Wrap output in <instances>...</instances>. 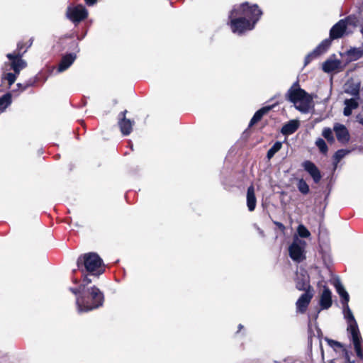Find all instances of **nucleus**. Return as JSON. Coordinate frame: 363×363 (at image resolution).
Segmentation results:
<instances>
[{"mask_svg": "<svg viewBox=\"0 0 363 363\" xmlns=\"http://www.w3.org/2000/svg\"><path fill=\"white\" fill-rule=\"evenodd\" d=\"M348 152V150L344 149L336 151L333 155L335 162L338 163Z\"/></svg>", "mask_w": 363, "mask_h": 363, "instance_id": "obj_33", "label": "nucleus"}, {"mask_svg": "<svg viewBox=\"0 0 363 363\" xmlns=\"http://www.w3.org/2000/svg\"><path fill=\"white\" fill-rule=\"evenodd\" d=\"M344 21L345 23L346 24V27L347 25H351L355 26L358 22V19L355 16H348L344 19H342Z\"/></svg>", "mask_w": 363, "mask_h": 363, "instance_id": "obj_36", "label": "nucleus"}, {"mask_svg": "<svg viewBox=\"0 0 363 363\" xmlns=\"http://www.w3.org/2000/svg\"><path fill=\"white\" fill-rule=\"evenodd\" d=\"M282 147V143L280 141H277L272 147L267 151V158L269 160H271L274 155L279 152Z\"/></svg>", "mask_w": 363, "mask_h": 363, "instance_id": "obj_26", "label": "nucleus"}, {"mask_svg": "<svg viewBox=\"0 0 363 363\" xmlns=\"http://www.w3.org/2000/svg\"><path fill=\"white\" fill-rule=\"evenodd\" d=\"M257 199L255 193V187L251 184L247 191V206L250 211H253L256 208Z\"/></svg>", "mask_w": 363, "mask_h": 363, "instance_id": "obj_18", "label": "nucleus"}, {"mask_svg": "<svg viewBox=\"0 0 363 363\" xmlns=\"http://www.w3.org/2000/svg\"><path fill=\"white\" fill-rule=\"evenodd\" d=\"M65 16L77 26L88 18L89 11L82 4L69 5L67 8Z\"/></svg>", "mask_w": 363, "mask_h": 363, "instance_id": "obj_5", "label": "nucleus"}, {"mask_svg": "<svg viewBox=\"0 0 363 363\" xmlns=\"http://www.w3.org/2000/svg\"><path fill=\"white\" fill-rule=\"evenodd\" d=\"M322 135L327 140L330 144L335 142V138L332 130L330 128H325L323 130Z\"/></svg>", "mask_w": 363, "mask_h": 363, "instance_id": "obj_30", "label": "nucleus"}, {"mask_svg": "<svg viewBox=\"0 0 363 363\" xmlns=\"http://www.w3.org/2000/svg\"><path fill=\"white\" fill-rule=\"evenodd\" d=\"M84 1L87 6H93L97 2V0H84Z\"/></svg>", "mask_w": 363, "mask_h": 363, "instance_id": "obj_45", "label": "nucleus"}, {"mask_svg": "<svg viewBox=\"0 0 363 363\" xmlns=\"http://www.w3.org/2000/svg\"><path fill=\"white\" fill-rule=\"evenodd\" d=\"M347 330L351 333L353 344L362 342V337L357 322L350 323L348 325Z\"/></svg>", "mask_w": 363, "mask_h": 363, "instance_id": "obj_20", "label": "nucleus"}, {"mask_svg": "<svg viewBox=\"0 0 363 363\" xmlns=\"http://www.w3.org/2000/svg\"><path fill=\"white\" fill-rule=\"evenodd\" d=\"M340 62L338 60H327L323 63V70L326 73L332 72L339 68Z\"/></svg>", "mask_w": 363, "mask_h": 363, "instance_id": "obj_22", "label": "nucleus"}, {"mask_svg": "<svg viewBox=\"0 0 363 363\" xmlns=\"http://www.w3.org/2000/svg\"><path fill=\"white\" fill-rule=\"evenodd\" d=\"M330 47V40H323L313 51L309 52L305 57L304 66L308 65L313 60L319 57L321 55L327 52Z\"/></svg>", "mask_w": 363, "mask_h": 363, "instance_id": "obj_7", "label": "nucleus"}, {"mask_svg": "<svg viewBox=\"0 0 363 363\" xmlns=\"http://www.w3.org/2000/svg\"><path fill=\"white\" fill-rule=\"evenodd\" d=\"M360 91V84H351L348 88L345 90L347 94H349L354 97L359 98Z\"/></svg>", "mask_w": 363, "mask_h": 363, "instance_id": "obj_25", "label": "nucleus"}, {"mask_svg": "<svg viewBox=\"0 0 363 363\" xmlns=\"http://www.w3.org/2000/svg\"><path fill=\"white\" fill-rule=\"evenodd\" d=\"M315 145L316 146L318 147L320 152L323 154V155H326L328 151V147L326 144V143L325 142V140L322 138H318L316 141H315Z\"/></svg>", "mask_w": 363, "mask_h": 363, "instance_id": "obj_31", "label": "nucleus"}, {"mask_svg": "<svg viewBox=\"0 0 363 363\" xmlns=\"http://www.w3.org/2000/svg\"><path fill=\"white\" fill-rule=\"evenodd\" d=\"M297 231L298 235L303 238H307L311 235L309 230L303 225H298Z\"/></svg>", "mask_w": 363, "mask_h": 363, "instance_id": "obj_35", "label": "nucleus"}, {"mask_svg": "<svg viewBox=\"0 0 363 363\" xmlns=\"http://www.w3.org/2000/svg\"><path fill=\"white\" fill-rule=\"evenodd\" d=\"M104 300V293L93 286L85 288L83 293L76 298V305L79 313L89 312L101 307Z\"/></svg>", "mask_w": 363, "mask_h": 363, "instance_id": "obj_3", "label": "nucleus"}, {"mask_svg": "<svg viewBox=\"0 0 363 363\" xmlns=\"http://www.w3.org/2000/svg\"><path fill=\"white\" fill-rule=\"evenodd\" d=\"M313 331L312 330L311 328L309 326L308 328V345L310 347H312V342H313Z\"/></svg>", "mask_w": 363, "mask_h": 363, "instance_id": "obj_40", "label": "nucleus"}, {"mask_svg": "<svg viewBox=\"0 0 363 363\" xmlns=\"http://www.w3.org/2000/svg\"><path fill=\"white\" fill-rule=\"evenodd\" d=\"M345 54L349 61H356L363 56V48H351Z\"/></svg>", "mask_w": 363, "mask_h": 363, "instance_id": "obj_21", "label": "nucleus"}, {"mask_svg": "<svg viewBox=\"0 0 363 363\" xmlns=\"http://www.w3.org/2000/svg\"><path fill=\"white\" fill-rule=\"evenodd\" d=\"M77 269L81 273V279L86 283H91L93 279H98L105 272L106 265L101 257L94 252L82 254L77 259Z\"/></svg>", "mask_w": 363, "mask_h": 363, "instance_id": "obj_2", "label": "nucleus"}, {"mask_svg": "<svg viewBox=\"0 0 363 363\" xmlns=\"http://www.w3.org/2000/svg\"><path fill=\"white\" fill-rule=\"evenodd\" d=\"M89 284L90 283H86L84 282V281H82V284H80L77 288L70 287L69 291L77 297L78 296H80L83 293L86 286Z\"/></svg>", "mask_w": 363, "mask_h": 363, "instance_id": "obj_28", "label": "nucleus"}, {"mask_svg": "<svg viewBox=\"0 0 363 363\" xmlns=\"http://www.w3.org/2000/svg\"><path fill=\"white\" fill-rule=\"evenodd\" d=\"M281 103V102L280 101H277L276 103L272 105L263 106L260 109L257 111L250 121L249 127H252L255 124L260 121L264 115L268 113L272 109H273L276 106L279 105Z\"/></svg>", "mask_w": 363, "mask_h": 363, "instance_id": "obj_14", "label": "nucleus"}, {"mask_svg": "<svg viewBox=\"0 0 363 363\" xmlns=\"http://www.w3.org/2000/svg\"><path fill=\"white\" fill-rule=\"evenodd\" d=\"M299 127V122L296 120H291L284 124L281 130V133L284 135H291L295 133Z\"/></svg>", "mask_w": 363, "mask_h": 363, "instance_id": "obj_19", "label": "nucleus"}, {"mask_svg": "<svg viewBox=\"0 0 363 363\" xmlns=\"http://www.w3.org/2000/svg\"><path fill=\"white\" fill-rule=\"evenodd\" d=\"M359 123L363 125V117L359 120Z\"/></svg>", "mask_w": 363, "mask_h": 363, "instance_id": "obj_51", "label": "nucleus"}, {"mask_svg": "<svg viewBox=\"0 0 363 363\" xmlns=\"http://www.w3.org/2000/svg\"><path fill=\"white\" fill-rule=\"evenodd\" d=\"M127 110L120 112L118 115V125L123 135H129L133 131L135 121L126 118Z\"/></svg>", "mask_w": 363, "mask_h": 363, "instance_id": "obj_8", "label": "nucleus"}, {"mask_svg": "<svg viewBox=\"0 0 363 363\" xmlns=\"http://www.w3.org/2000/svg\"><path fill=\"white\" fill-rule=\"evenodd\" d=\"M262 14L257 4L245 1L233 6L228 15V25L233 33L240 35L253 30Z\"/></svg>", "mask_w": 363, "mask_h": 363, "instance_id": "obj_1", "label": "nucleus"}, {"mask_svg": "<svg viewBox=\"0 0 363 363\" xmlns=\"http://www.w3.org/2000/svg\"><path fill=\"white\" fill-rule=\"evenodd\" d=\"M12 102V95L8 92L0 97V111H4Z\"/></svg>", "mask_w": 363, "mask_h": 363, "instance_id": "obj_24", "label": "nucleus"}, {"mask_svg": "<svg viewBox=\"0 0 363 363\" xmlns=\"http://www.w3.org/2000/svg\"><path fill=\"white\" fill-rule=\"evenodd\" d=\"M77 56L74 53H68L63 55L58 65V71H65L73 64Z\"/></svg>", "mask_w": 363, "mask_h": 363, "instance_id": "obj_17", "label": "nucleus"}, {"mask_svg": "<svg viewBox=\"0 0 363 363\" xmlns=\"http://www.w3.org/2000/svg\"><path fill=\"white\" fill-rule=\"evenodd\" d=\"M325 340L328 342V344L330 347L334 348L335 350V347H337V348L343 347V345L338 341L330 339L328 337H325Z\"/></svg>", "mask_w": 363, "mask_h": 363, "instance_id": "obj_37", "label": "nucleus"}, {"mask_svg": "<svg viewBox=\"0 0 363 363\" xmlns=\"http://www.w3.org/2000/svg\"><path fill=\"white\" fill-rule=\"evenodd\" d=\"M17 86L18 87V89L21 91H25L26 89H23V86H24V82L23 83H18L17 84Z\"/></svg>", "mask_w": 363, "mask_h": 363, "instance_id": "obj_47", "label": "nucleus"}, {"mask_svg": "<svg viewBox=\"0 0 363 363\" xmlns=\"http://www.w3.org/2000/svg\"><path fill=\"white\" fill-rule=\"evenodd\" d=\"M243 328V325L242 324L238 325V333L240 332Z\"/></svg>", "mask_w": 363, "mask_h": 363, "instance_id": "obj_49", "label": "nucleus"}, {"mask_svg": "<svg viewBox=\"0 0 363 363\" xmlns=\"http://www.w3.org/2000/svg\"><path fill=\"white\" fill-rule=\"evenodd\" d=\"M314 290H306L302 294L296 302V311L305 313L313 297Z\"/></svg>", "mask_w": 363, "mask_h": 363, "instance_id": "obj_9", "label": "nucleus"}, {"mask_svg": "<svg viewBox=\"0 0 363 363\" xmlns=\"http://www.w3.org/2000/svg\"><path fill=\"white\" fill-rule=\"evenodd\" d=\"M290 257L298 263L303 262L306 259L304 250L297 242H293L289 247Z\"/></svg>", "mask_w": 363, "mask_h": 363, "instance_id": "obj_11", "label": "nucleus"}, {"mask_svg": "<svg viewBox=\"0 0 363 363\" xmlns=\"http://www.w3.org/2000/svg\"><path fill=\"white\" fill-rule=\"evenodd\" d=\"M13 72V74H15L16 76V78H17V77L20 74V72L24 68H18V67H16V68H11Z\"/></svg>", "mask_w": 363, "mask_h": 363, "instance_id": "obj_44", "label": "nucleus"}, {"mask_svg": "<svg viewBox=\"0 0 363 363\" xmlns=\"http://www.w3.org/2000/svg\"><path fill=\"white\" fill-rule=\"evenodd\" d=\"M333 304L332 292L329 288L325 286L320 295L319 305L322 310H327Z\"/></svg>", "mask_w": 363, "mask_h": 363, "instance_id": "obj_16", "label": "nucleus"}, {"mask_svg": "<svg viewBox=\"0 0 363 363\" xmlns=\"http://www.w3.org/2000/svg\"><path fill=\"white\" fill-rule=\"evenodd\" d=\"M346 30L347 27L344 21L340 20L331 28L330 30V38L328 39L330 40L331 43L333 40L341 38L343 37Z\"/></svg>", "mask_w": 363, "mask_h": 363, "instance_id": "obj_13", "label": "nucleus"}, {"mask_svg": "<svg viewBox=\"0 0 363 363\" xmlns=\"http://www.w3.org/2000/svg\"><path fill=\"white\" fill-rule=\"evenodd\" d=\"M73 282H74V284H79V279H73Z\"/></svg>", "mask_w": 363, "mask_h": 363, "instance_id": "obj_50", "label": "nucleus"}, {"mask_svg": "<svg viewBox=\"0 0 363 363\" xmlns=\"http://www.w3.org/2000/svg\"><path fill=\"white\" fill-rule=\"evenodd\" d=\"M345 358L347 363H354V361H350V355L347 351L345 352Z\"/></svg>", "mask_w": 363, "mask_h": 363, "instance_id": "obj_46", "label": "nucleus"}, {"mask_svg": "<svg viewBox=\"0 0 363 363\" xmlns=\"http://www.w3.org/2000/svg\"><path fill=\"white\" fill-rule=\"evenodd\" d=\"M345 104L352 110L357 108L359 106V104L355 99H345Z\"/></svg>", "mask_w": 363, "mask_h": 363, "instance_id": "obj_38", "label": "nucleus"}, {"mask_svg": "<svg viewBox=\"0 0 363 363\" xmlns=\"http://www.w3.org/2000/svg\"><path fill=\"white\" fill-rule=\"evenodd\" d=\"M354 350L357 353V355L359 357L362 358L363 357V350L361 349V342H358V344L356 342L354 343Z\"/></svg>", "mask_w": 363, "mask_h": 363, "instance_id": "obj_39", "label": "nucleus"}, {"mask_svg": "<svg viewBox=\"0 0 363 363\" xmlns=\"http://www.w3.org/2000/svg\"><path fill=\"white\" fill-rule=\"evenodd\" d=\"M274 223L278 227V228L281 230L282 232H284L286 229L284 225L280 222H278V221H274Z\"/></svg>", "mask_w": 363, "mask_h": 363, "instance_id": "obj_42", "label": "nucleus"}, {"mask_svg": "<svg viewBox=\"0 0 363 363\" xmlns=\"http://www.w3.org/2000/svg\"><path fill=\"white\" fill-rule=\"evenodd\" d=\"M297 188L298 191L306 195L310 191V188L308 184L306 183V182L303 179H299L297 182Z\"/></svg>", "mask_w": 363, "mask_h": 363, "instance_id": "obj_27", "label": "nucleus"}, {"mask_svg": "<svg viewBox=\"0 0 363 363\" xmlns=\"http://www.w3.org/2000/svg\"><path fill=\"white\" fill-rule=\"evenodd\" d=\"M24 43L20 41L17 43L16 50L12 53H8L6 57L9 60V66L11 68H26L27 62L22 59L26 50H23Z\"/></svg>", "mask_w": 363, "mask_h": 363, "instance_id": "obj_6", "label": "nucleus"}, {"mask_svg": "<svg viewBox=\"0 0 363 363\" xmlns=\"http://www.w3.org/2000/svg\"><path fill=\"white\" fill-rule=\"evenodd\" d=\"M16 76L12 72L4 73L1 76V81H7L9 86H11L16 82Z\"/></svg>", "mask_w": 363, "mask_h": 363, "instance_id": "obj_32", "label": "nucleus"}, {"mask_svg": "<svg viewBox=\"0 0 363 363\" xmlns=\"http://www.w3.org/2000/svg\"><path fill=\"white\" fill-rule=\"evenodd\" d=\"M33 38H31L30 39H29V40L28 41V43H24V46H23V48L26 47V49L25 50H28L30 47H31L32 44H33Z\"/></svg>", "mask_w": 363, "mask_h": 363, "instance_id": "obj_43", "label": "nucleus"}, {"mask_svg": "<svg viewBox=\"0 0 363 363\" xmlns=\"http://www.w3.org/2000/svg\"><path fill=\"white\" fill-rule=\"evenodd\" d=\"M303 169L312 177L314 183L318 184L321 179L322 174L318 167L311 160H305L301 164Z\"/></svg>", "mask_w": 363, "mask_h": 363, "instance_id": "obj_10", "label": "nucleus"}, {"mask_svg": "<svg viewBox=\"0 0 363 363\" xmlns=\"http://www.w3.org/2000/svg\"><path fill=\"white\" fill-rule=\"evenodd\" d=\"M296 289L298 291L314 290L310 284V277L307 274L301 273L295 278Z\"/></svg>", "mask_w": 363, "mask_h": 363, "instance_id": "obj_12", "label": "nucleus"}, {"mask_svg": "<svg viewBox=\"0 0 363 363\" xmlns=\"http://www.w3.org/2000/svg\"><path fill=\"white\" fill-rule=\"evenodd\" d=\"M343 308H344L345 317V318H347V320L349 323V325L352 323L357 322L348 304L344 305Z\"/></svg>", "mask_w": 363, "mask_h": 363, "instance_id": "obj_29", "label": "nucleus"}, {"mask_svg": "<svg viewBox=\"0 0 363 363\" xmlns=\"http://www.w3.org/2000/svg\"><path fill=\"white\" fill-rule=\"evenodd\" d=\"M335 288H336L337 292L339 294V295L341 297L342 304L343 306L348 304V302L350 301V296H349L348 293L344 289L343 286L340 283H337L335 284Z\"/></svg>", "mask_w": 363, "mask_h": 363, "instance_id": "obj_23", "label": "nucleus"}, {"mask_svg": "<svg viewBox=\"0 0 363 363\" xmlns=\"http://www.w3.org/2000/svg\"><path fill=\"white\" fill-rule=\"evenodd\" d=\"M320 347L322 357L324 358V351H323V348L321 342L320 343Z\"/></svg>", "mask_w": 363, "mask_h": 363, "instance_id": "obj_48", "label": "nucleus"}, {"mask_svg": "<svg viewBox=\"0 0 363 363\" xmlns=\"http://www.w3.org/2000/svg\"><path fill=\"white\" fill-rule=\"evenodd\" d=\"M352 110L350 107H348L345 105V107L344 108V111H343L344 115L345 116H349L352 114Z\"/></svg>", "mask_w": 363, "mask_h": 363, "instance_id": "obj_41", "label": "nucleus"}, {"mask_svg": "<svg viewBox=\"0 0 363 363\" xmlns=\"http://www.w3.org/2000/svg\"><path fill=\"white\" fill-rule=\"evenodd\" d=\"M285 99L294 104L296 108L302 113H308L313 103L312 96L301 88L298 80L288 89Z\"/></svg>", "mask_w": 363, "mask_h": 363, "instance_id": "obj_4", "label": "nucleus"}, {"mask_svg": "<svg viewBox=\"0 0 363 363\" xmlns=\"http://www.w3.org/2000/svg\"><path fill=\"white\" fill-rule=\"evenodd\" d=\"M40 77L36 75L34 77H31L24 82V86L23 89H27L28 87L35 86L38 82Z\"/></svg>", "mask_w": 363, "mask_h": 363, "instance_id": "obj_34", "label": "nucleus"}, {"mask_svg": "<svg viewBox=\"0 0 363 363\" xmlns=\"http://www.w3.org/2000/svg\"><path fill=\"white\" fill-rule=\"evenodd\" d=\"M333 130L335 133L337 140L340 143L342 144H346L350 141V135L345 125L340 123H336L334 125Z\"/></svg>", "mask_w": 363, "mask_h": 363, "instance_id": "obj_15", "label": "nucleus"}]
</instances>
